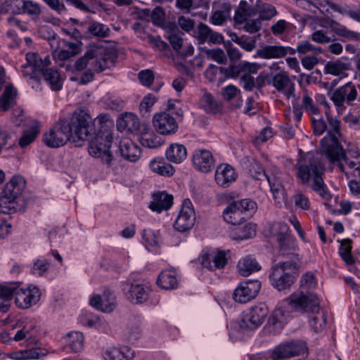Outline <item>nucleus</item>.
<instances>
[{"label": "nucleus", "mask_w": 360, "mask_h": 360, "mask_svg": "<svg viewBox=\"0 0 360 360\" xmlns=\"http://www.w3.org/2000/svg\"><path fill=\"white\" fill-rule=\"evenodd\" d=\"M153 123L156 131L162 135L173 134L179 127L175 118L167 112L155 114Z\"/></svg>", "instance_id": "a211bd4d"}, {"label": "nucleus", "mask_w": 360, "mask_h": 360, "mask_svg": "<svg viewBox=\"0 0 360 360\" xmlns=\"http://www.w3.org/2000/svg\"><path fill=\"white\" fill-rule=\"evenodd\" d=\"M92 130L89 134V136L94 132V126L98 125L100 127L98 131L105 130L108 129L110 130V127L113 125V121L110 116L108 114H101L96 117L94 122H91Z\"/></svg>", "instance_id": "3c124183"}, {"label": "nucleus", "mask_w": 360, "mask_h": 360, "mask_svg": "<svg viewBox=\"0 0 360 360\" xmlns=\"http://www.w3.org/2000/svg\"><path fill=\"white\" fill-rule=\"evenodd\" d=\"M50 263L46 259H37L30 269L33 275L42 276L49 268Z\"/></svg>", "instance_id": "4d7b16f0"}, {"label": "nucleus", "mask_w": 360, "mask_h": 360, "mask_svg": "<svg viewBox=\"0 0 360 360\" xmlns=\"http://www.w3.org/2000/svg\"><path fill=\"white\" fill-rule=\"evenodd\" d=\"M261 289V283L257 280H247L239 283L233 295L238 303H247L255 298Z\"/></svg>", "instance_id": "4468645a"}, {"label": "nucleus", "mask_w": 360, "mask_h": 360, "mask_svg": "<svg viewBox=\"0 0 360 360\" xmlns=\"http://www.w3.org/2000/svg\"><path fill=\"white\" fill-rule=\"evenodd\" d=\"M238 268L242 276H248L251 274L260 270L261 266L255 257L248 255L239 261Z\"/></svg>", "instance_id": "c9c22d12"}, {"label": "nucleus", "mask_w": 360, "mask_h": 360, "mask_svg": "<svg viewBox=\"0 0 360 360\" xmlns=\"http://www.w3.org/2000/svg\"><path fill=\"white\" fill-rule=\"evenodd\" d=\"M295 50V53L297 52L300 54H307L308 53L319 54L322 52V49L321 47L315 46L308 41H304L299 44L297 49Z\"/></svg>", "instance_id": "13d9d810"}, {"label": "nucleus", "mask_w": 360, "mask_h": 360, "mask_svg": "<svg viewBox=\"0 0 360 360\" xmlns=\"http://www.w3.org/2000/svg\"><path fill=\"white\" fill-rule=\"evenodd\" d=\"M91 307L103 312H110L114 309L112 303L105 304L100 295H94L89 302Z\"/></svg>", "instance_id": "5fc2aeb1"}, {"label": "nucleus", "mask_w": 360, "mask_h": 360, "mask_svg": "<svg viewBox=\"0 0 360 360\" xmlns=\"http://www.w3.org/2000/svg\"><path fill=\"white\" fill-rule=\"evenodd\" d=\"M39 130L36 127H32L24 131L19 139V145L21 148H25L31 143L37 137Z\"/></svg>", "instance_id": "6e6d98bb"}, {"label": "nucleus", "mask_w": 360, "mask_h": 360, "mask_svg": "<svg viewBox=\"0 0 360 360\" xmlns=\"http://www.w3.org/2000/svg\"><path fill=\"white\" fill-rule=\"evenodd\" d=\"M280 226L281 232L276 234L279 252L282 256L290 259L288 262H295L297 264L300 258L297 253L298 247L296 239L288 233V226L286 224H281Z\"/></svg>", "instance_id": "9b49d317"}, {"label": "nucleus", "mask_w": 360, "mask_h": 360, "mask_svg": "<svg viewBox=\"0 0 360 360\" xmlns=\"http://www.w3.org/2000/svg\"><path fill=\"white\" fill-rule=\"evenodd\" d=\"M270 84L277 91L283 93L287 98L295 96V84L290 80L286 72L281 71L272 75Z\"/></svg>", "instance_id": "412c9836"}, {"label": "nucleus", "mask_w": 360, "mask_h": 360, "mask_svg": "<svg viewBox=\"0 0 360 360\" xmlns=\"http://www.w3.org/2000/svg\"><path fill=\"white\" fill-rule=\"evenodd\" d=\"M221 96L224 101L233 102L232 105L234 108H240L243 105V99L240 95V90L234 85H228L221 89Z\"/></svg>", "instance_id": "2f4dec72"}, {"label": "nucleus", "mask_w": 360, "mask_h": 360, "mask_svg": "<svg viewBox=\"0 0 360 360\" xmlns=\"http://www.w3.org/2000/svg\"><path fill=\"white\" fill-rule=\"evenodd\" d=\"M64 341L67 349L77 352L83 348L84 335L80 332L72 331L65 336Z\"/></svg>", "instance_id": "f704fd0d"}, {"label": "nucleus", "mask_w": 360, "mask_h": 360, "mask_svg": "<svg viewBox=\"0 0 360 360\" xmlns=\"http://www.w3.org/2000/svg\"><path fill=\"white\" fill-rule=\"evenodd\" d=\"M39 354L34 349L21 350L10 354V357L16 360H25L28 359H38Z\"/></svg>", "instance_id": "052dcab7"}, {"label": "nucleus", "mask_w": 360, "mask_h": 360, "mask_svg": "<svg viewBox=\"0 0 360 360\" xmlns=\"http://www.w3.org/2000/svg\"><path fill=\"white\" fill-rule=\"evenodd\" d=\"M22 13L32 17L35 20L39 18L41 13L40 4L32 0H22Z\"/></svg>", "instance_id": "de8ad7c7"}, {"label": "nucleus", "mask_w": 360, "mask_h": 360, "mask_svg": "<svg viewBox=\"0 0 360 360\" xmlns=\"http://www.w3.org/2000/svg\"><path fill=\"white\" fill-rule=\"evenodd\" d=\"M301 107L304 108V110L310 115H320V110L314 102L313 99L309 96V91L307 89H304V94Z\"/></svg>", "instance_id": "8fccbe9b"}, {"label": "nucleus", "mask_w": 360, "mask_h": 360, "mask_svg": "<svg viewBox=\"0 0 360 360\" xmlns=\"http://www.w3.org/2000/svg\"><path fill=\"white\" fill-rule=\"evenodd\" d=\"M351 63L348 59L328 61L324 66V72L334 76L342 75L350 69Z\"/></svg>", "instance_id": "72a5a7b5"}, {"label": "nucleus", "mask_w": 360, "mask_h": 360, "mask_svg": "<svg viewBox=\"0 0 360 360\" xmlns=\"http://www.w3.org/2000/svg\"><path fill=\"white\" fill-rule=\"evenodd\" d=\"M149 167L153 172L162 176H171L175 172L174 167L162 157H157L151 160Z\"/></svg>", "instance_id": "7c9ffc66"}, {"label": "nucleus", "mask_w": 360, "mask_h": 360, "mask_svg": "<svg viewBox=\"0 0 360 360\" xmlns=\"http://www.w3.org/2000/svg\"><path fill=\"white\" fill-rule=\"evenodd\" d=\"M17 89L13 85H7L0 98V108L3 110H8L15 102Z\"/></svg>", "instance_id": "58836bf2"}, {"label": "nucleus", "mask_w": 360, "mask_h": 360, "mask_svg": "<svg viewBox=\"0 0 360 360\" xmlns=\"http://www.w3.org/2000/svg\"><path fill=\"white\" fill-rule=\"evenodd\" d=\"M142 238L147 247L158 246L160 242L158 233L151 229H144L142 233Z\"/></svg>", "instance_id": "864d4df0"}, {"label": "nucleus", "mask_w": 360, "mask_h": 360, "mask_svg": "<svg viewBox=\"0 0 360 360\" xmlns=\"http://www.w3.org/2000/svg\"><path fill=\"white\" fill-rule=\"evenodd\" d=\"M194 167L203 173H207L214 167V160L212 153L207 149H196L192 155Z\"/></svg>", "instance_id": "6ab92c4d"}, {"label": "nucleus", "mask_w": 360, "mask_h": 360, "mask_svg": "<svg viewBox=\"0 0 360 360\" xmlns=\"http://www.w3.org/2000/svg\"><path fill=\"white\" fill-rule=\"evenodd\" d=\"M165 12L160 6H156L152 11L150 19L153 24L162 25L165 22Z\"/></svg>", "instance_id": "680f3d73"}, {"label": "nucleus", "mask_w": 360, "mask_h": 360, "mask_svg": "<svg viewBox=\"0 0 360 360\" xmlns=\"http://www.w3.org/2000/svg\"><path fill=\"white\" fill-rule=\"evenodd\" d=\"M291 312L304 314H319L320 302L316 294L297 290L284 300Z\"/></svg>", "instance_id": "423d86ee"}, {"label": "nucleus", "mask_w": 360, "mask_h": 360, "mask_svg": "<svg viewBox=\"0 0 360 360\" xmlns=\"http://www.w3.org/2000/svg\"><path fill=\"white\" fill-rule=\"evenodd\" d=\"M232 40L237 43L240 46L247 51H251L255 47V41L249 40L245 36L232 38Z\"/></svg>", "instance_id": "0e129e2a"}, {"label": "nucleus", "mask_w": 360, "mask_h": 360, "mask_svg": "<svg viewBox=\"0 0 360 360\" xmlns=\"http://www.w3.org/2000/svg\"><path fill=\"white\" fill-rule=\"evenodd\" d=\"M316 285L317 281L315 275L310 271L303 274L300 281V286L301 288L311 290L315 288Z\"/></svg>", "instance_id": "bf43d9fd"}, {"label": "nucleus", "mask_w": 360, "mask_h": 360, "mask_svg": "<svg viewBox=\"0 0 360 360\" xmlns=\"http://www.w3.org/2000/svg\"><path fill=\"white\" fill-rule=\"evenodd\" d=\"M88 32L94 37L98 38H105L110 36V28L103 23L97 21L91 22L88 27Z\"/></svg>", "instance_id": "09e8293b"}, {"label": "nucleus", "mask_w": 360, "mask_h": 360, "mask_svg": "<svg viewBox=\"0 0 360 360\" xmlns=\"http://www.w3.org/2000/svg\"><path fill=\"white\" fill-rule=\"evenodd\" d=\"M259 18L262 20H270L277 14L276 8L269 4H264L258 8Z\"/></svg>", "instance_id": "e2e57ef3"}, {"label": "nucleus", "mask_w": 360, "mask_h": 360, "mask_svg": "<svg viewBox=\"0 0 360 360\" xmlns=\"http://www.w3.org/2000/svg\"><path fill=\"white\" fill-rule=\"evenodd\" d=\"M237 174L232 166L228 164L219 165L215 171V181L222 187H229L236 180Z\"/></svg>", "instance_id": "b1692460"}, {"label": "nucleus", "mask_w": 360, "mask_h": 360, "mask_svg": "<svg viewBox=\"0 0 360 360\" xmlns=\"http://www.w3.org/2000/svg\"><path fill=\"white\" fill-rule=\"evenodd\" d=\"M41 292L37 286L30 285L25 289L18 287L15 292V303L20 309H29L39 302Z\"/></svg>", "instance_id": "f3484780"}, {"label": "nucleus", "mask_w": 360, "mask_h": 360, "mask_svg": "<svg viewBox=\"0 0 360 360\" xmlns=\"http://www.w3.org/2000/svg\"><path fill=\"white\" fill-rule=\"evenodd\" d=\"M296 169L297 176L302 184H308L313 179L311 188L324 199L330 198L323 179V169L314 153H308L300 157L297 160Z\"/></svg>", "instance_id": "f03ea898"}, {"label": "nucleus", "mask_w": 360, "mask_h": 360, "mask_svg": "<svg viewBox=\"0 0 360 360\" xmlns=\"http://www.w3.org/2000/svg\"><path fill=\"white\" fill-rule=\"evenodd\" d=\"M148 288L141 284H131L127 293V299L134 303H143L148 297Z\"/></svg>", "instance_id": "e433bc0d"}, {"label": "nucleus", "mask_w": 360, "mask_h": 360, "mask_svg": "<svg viewBox=\"0 0 360 360\" xmlns=\"http://www.w3.org/2000/svg\"><path fill=\"white\" fill-rule=\"evenodd\" d=\"M255 235V224L248 223L243 226L236 228L233 232V238L236 240H243L251 238Z\"/></svg>", "instance_id": "79ce46f5"}, {"label": "nucleus", "mask_w": 360, "mask_h": 360, "mask_svg": "<svg viewBox=\"0 0 360 360\" xmlns=\"http://www.w3.org/2000/svg\"><path fill=\"white\" fill-rule=\"evenodd\" d=\"M156 283L162 289H176L179 285L177 274L173 269L164 270L159 274Z\"/></svg>", "instance_id": "cd10ccee"}, {"label": "nucleus", "mask_w": 360, "mask_h": 360, "mask_svg": "<svg viewBox=\"0 0 360 360\" xmlns=\"http://www.w3.org/2000/svg\"><path fill=\"white\" fill-rule=\"evenodd\" d=\"M295 53V49L280 45H266L257 51V55L264 59L282 58L288 54L294 55Z\"/></svg>", "instance_id": "5701e85b"}, {"label": "nucleus", "mask_w": 360, "mask_h": 360, "mask_svg": "<svg viewBox=\"0 0 360 360\" xmlns=\"http://www.w3.org/2000/svg\"><path fill=\"white\" fill-rule=\"evenodd\" d=\"M173 203V197L165 192H159L153 195V201L149 207L151 210L160 213L169 209Z\"/></svg>", "instance_id": "bb28decb"}, {"label": "nucleus", "mask_w": 360, "mask_h": 360, "mask_svg": "<svg viewBox=\"0 0 360 360\" xmlns=\"http://www.w3.org/2000/svg\"><path fill=\"white\" fill-rule=\"evenodd\" d=\"M257 210V204L250 199L231 202L223 211L224 220L231 224H240L250 218Z\"/></svg>", "instance_id": "6e6552de"}, {"label": "nucleus", "mask_w": 360, "mask_h": 360, "mask_svg": "<svg viewBox=\"0 0 360 360\" xmlns=\"http://www.w3.org/2000/svg\"><path fill=\"white\" fill-rule=\"evenodd\" d=\"M255 15L254 9L248 6L246 1H240L238 8L235 12L233 17L234 21L237 24H243L248 18Z\"/></svg>", "instance_id": "ea45409f"}, {"label": "nucleus", "mask_w": 360, "mask_h": 360, "mask_svg": "<svg viewBox=\"0 0 360 360\" xmlns=\"http://www.w3.org/2000/svg\"><path fill=\"white\" fill-rule=\"evenodd\" d=\"M26 60L28 65H24L25 70L23 71V76L30 81V75L33 70H39V66L42 63V59L39 58V55L34 53H28L26 54Z\"/></svg>", "instance_id": "37998d69"}, {"label": "nucleus", "mask_w": 360, "mask_h": 360, "mask_svg": "<svg viewBox=\"0 0 360 360\" xmlns=\"http://www.w3.org/2000/svg\"><path fill=\"white\" fill-rule=\"evenodd\" d=\"M30 75V84L34 86L33 82H39L43 78L53 90L58 91L62 87L61 78L58 70L53 68H42L33 70Z\"/></svg>", "instance_id": "dca6fc26"}, {"label": "nucleus", "mask_w": 360, "mask_h": 360, "mask_svg": "<svg viewBox=\"0 0 360 360\" xmlns=\"http://www.w3.org/2000/svg\"><path fill=\"white\" fill-rule=\"evenodd\" d=\"M352 240L349 238L343 239L339 248V255L348 265H352L355 261L352 255Z\"/></svg>", "instance_id": "49530a36"}, {"label": "nucleus", "mask_w": 360, "mask_h": 360, "mask_svg": "<svg viewBox=\"0 0 360 360\" xmlns=\"http://www.w3.org/2000/svg\"><path fill=\"white\" fill-rule=\"evenodd\" d=\"M167 160L175 164H180L187 158L186 148L180 143H172L166 150Z\"/></svg>", "instance_id": "c85d7f7f"}, {"label": "nucleus", "mask_w": 360, "mask_h": 360, "mask_svg": "<svg viewBox=\"0 0 360 360\" xmlns=\"http://www.w3.org/2000/svg\"><path fill=\"white\" fill-rule=\"evenodd\" d=\"M326 323L324 314L316 315L310 321L309 324L316 333L321 331Z\"/></svg>", "instance_id": "338daca9"}, {"label": "nucleus", "mask_w": 360, "mask_h": 360, "mask_svg": "<svg viewBox=\"0 0 360 360\" xmlns=\"http://www.w3.org/2000/svg\"><path fill=\"white\" fill-rule=\"evenodd\" d=\"M103 356L105 360H132L134 352L127 346L112 347L103 352Z\"/></svg>", "instance_id": "a878e982"}, {"label": "nucleus", "mask_w": 360, "mask_h": 360, "mask_svg": "<svg viewBox=\"0 0 360 360\" xmlns=\"http://www.w3.org/2000/svg\"><path fill=\"white\" fill-rule=\"evenodd\" d=\"M295 205L297 207L307 210L309 209V200L302 193H297L292 197Z\"/></svg>", "instance_id": "774afa93"}, {"label": "nucleus", "mask_w": 360, "mask_h": 360, "mask_svg": "<svg viewBox=\"0 0 360 360\" xmlns=\"http://www.w3.org/2000/svg\"><path fill=\"white\" fill-rule=\"evenodd\" d=\"M211 31L212 30L205 24H199L198 31L196 32V37L201 44L208 41Z\"/></svg>", "instance_id": "69168bd1"}, {"label": "nucleus", "mask_w": 360, "mask_h": 360, "mask_svg": "<svg viewBox=\"0 0 360 360\" xmlns=\"http://www.w3.org/2000/svg\"><path fill=\"white\" fill-rule=\"evenodd\" d=\"M200 106L207 113L217 114L222 110V104L214 96L205 91L200 100Z\"/></svg>", "instance_id": "c756f323"}, {"label": "nucleus", "mask_w": 360, "mask_h": 360, "mask_svg": "<svg viewBox=\"0 0 360 360\" xmlns=\"http://www.w3.org/2000/svg\"><path fill=\"white\" fill-rule=\"evenodd\" d=\"M297 269V264L295 262L278 263L273 267L272 272L269 275L271 284L278 291L290 290L295 281L293 271Z\"/></svg>", "instance_id": "1a4fd4ad"}, {"label": "nucleus", "mask_w": 360, "mask_h": 360, "mask_svg": "<svg viewBox=\"0 0 360 360\" xmlns=\"http://www.w3.org/2000/svg\"><path fill=\"white\" fill-rule=\"evenodd\" d=\"M326 115L328 121V124L326 123L324 120L320 117L318 116V118H316L315 117H313L311 118V122L314 129V133L316 136H320L323 134L325 131H328V134L326 136H328L330 134V124L328 121V117H332L333 119H337L336 117H334L331 116L328 112H326Z\"/></svg>", "instance_id": "c03bdc74"}, {"label": "nucleus", "mask_w": 360, "mask_h": 360, "mask_svg": "<svg viewBox=\"0 0 360 360\" xmlns=\"http://www.w3.org/2000/svg\"><path fill=\"white\" fill-rule=\"evenodd\" d=\"M121 155L129 162H136L141 156L140 148L130 139H122L120 142Z\"/></svg>", "instance_id": "393cba45"}, {"label": "nucleus", "mask_w": 360, "mask_h": 360, "mask_svg": "<svg viewBox=\"0 0 360 360\" xmlns=\"http://www.w3.org/2000/svg\"><path fill=\"white\" fill-rule=\"evenodd\" d=\"M115 60L114 53L106 49L92 46L86 51L84 56L75 61L74 68L78 71L86 69L101 72L113 66Z\"/></svg>", "instance_id": "20e7f679"}, {"label": "nucleus", "mask_w": 360, "mask_h": 360, "mask_svg": "<svg viewBox=\"0 0 360 360\" xmlns=\"http://www.w3.org/2000/svg\"><path fill=\"white\" fill-rule=\"evenodd\" d=\"M195 221V214L193 203L189 199H186L183 201L174 228L179 232H186L193 228Z\"/></svg>", "instance_id": "ddd939ff"}, {"label": "nucleus", "mask_w": 360, "mask_h": 360, "mask_svg": "<svg viewBox=\"0 0 360 360\" xmlns=\"http://www.w3.org/2000/svg\"><path fill=\"white\" fill-rule=\"evenodd\" d=\"M330 124V134L325 136L321 141V150L332 164H337L340 170L347 179L349 178L348 173L341 160L347 162L348 158L346 151L339 142L340 122L338 119L328 117Z\"/></svg>", "instance_id": "7ed1b4c3"}, {"label": "nucleus", "mask_w": 360, "mask_h": 360, "mask_svg": "<svg viewBox=\"0 0 360 360\" xmlns=\"http://www.w3.org/2000/svg\"><path fill=\"white\" fill-rule=\"evenodd\" d=\"M39 36L49 41L52 50L57 51L60 47V39L56 33L49 26H42L39 30Z\"/></svg>", "instance_id": "a19ab883"}, {"label": "nucleus", "mask_w": 360, "mask_h": 360, "mask_svg": "<svg viewBox=\"0 0 360 360\" xmlns=\"http://www.w3.org/2000/svg\"><path fill=\"white\" fill-rule=\"evenodd\" d=\"M307 346L304 342L292 340L281 344L272 352L271 356L274 360L298 356L304 354Z\"/></svg>", "instance_id": "2eb2a0df"}, {"label": "nucleus", "mask_w": 360, "mask_h": 360, "mask_svg": "<svg viewBox=\"0 0 360 360\" xmlns=\"http://www.w3.org/2000/svg\"><path fill=\"white\" fill-rule=\"evenodd\" d=\"M200 260L202 266L210 271L223 269L227 264L226 253L224 250L205 253L200 257Z\"/></svg>", "instance_id": "4be33fe9"}, {"label": "nucleus", "mask_w": 360, "mask_h": 360, "mask_svg": "<svg viewBox=\"0 0 360 360\" xmlns=\"http://www.w3.org/2000/svg\"><path fill=\"white\" fill-rule=\"evenodd\" d=\"M259 169V171H257L255 174H252L254 179L261 181L266 180L274 195L282 191V186L274 175L266 173L262 168Z\"/></svg>", "instance_id": "4c0bfd02"}, {"label": "nucleus", "mask_w": 360, "mask_h": 360, "mask_svg": "<svg viewBox=\"0 0 360 360\" xmlns=\"http://www.w3.org/2000/svg\"><path fill=\"white\" fill-rule=\"evenodd\" d=\"M116 125L120 131H127L136 133L141 132L142 129H147V125L141 124L139 117L131 112L120 115L117 120Z\"/></svg>", "instance_id": "aec40b11"}, {"label": "nucleus", "mask_w": 360, "mask_h": 360, "mask_svg": "<svg viewBox=\"0 0 360 360\" xmlns=\"http://www.w3.org/2000/svg\"><path fill=\"white\" fill-rule=\"evenodd\" d=\"M25 188V181L21 176H14L6 184L0 197V212H15L18 210V201Z\"/></svg>", "instance_id": "0eeeda50"}, {"label": "nucleus", "mask_w": 360, "mask_h": 360, "mask_svg": "<svg viewBox=\"0 0 360 360\" xmlns=\"http://www.w3.org/2000/svg\"><path fill=\"white\" fill-rule=\"evenodd\" d=\"M358 89L360 90V84L356 86L352 82H347L332 93L330 99L339 113L345 110V103L349 105H353L354 100L357 98Z\"/></svg>", "instance_id": "9d476101"}, {"label": "nucleus", "mask_w": 360, "mask_h": 360, "mask_svg": "<svg viewBox=\"0 0 360 360\" xmlns=\"http://www.w3.org/2000/svg\"><path fill=\"white\" fill-rule=\"evenodd\" d=\"M269 314V309L264 303L251 307L242 319L240 326L245 330H255L261 326Z\"/></svg>", "instance_id": "f8f14e48"}, {"label": "nucleus", "mask_w": 360, "mask_h": 360, "mask_svg": "<svg viewBox=\"0 0 360 360\" xmlns=\"http://www.w3.org/2000/svg\"><path fill=\"white\" fill-rule=\"evenodd\" d=\"M111 130L105 129L98 131L89 143L88 150L91 156L100 159L108 167H112L115 158L110 150L112 143Z\"/></svg>", "instance_id": "39448f33"}, {"label": "nucleus", "mask_w": 360, "mask_h": 360, "mask_svg": "<svg viewBox=\"0 0 360 360\" xmlns=\"http://www.w3.org/2000/svg\"><path fill=\"white\" fill-rule=\"evenodd\" d=\"M19 285L20 283L0 284V297L9 301L13 295H15Z\"/></svg>", "instance_id": "603ef678"}, {"label": "nucleus", "mask_w": 360, "mask_h": 360, "mask_svg": "<svg viewBox=\"0 0 360 360\" xmlns=\"http://www.w3.org/2000/svg\"><path fill=\"white\" fill-rule=\"evenodd\" d=\"M91 117L84 109H77L70 120L60 119L43 135L44 144L49 148H59L68 141L86 140L92 130Z\"/></svg>", "instance_id": "f257e3e1"}, {"label": "nucleus", "mask_w": 360, "mask_h": 360, "mask_svg": "<svg viewBox=\"0 0 360 360\" xmlns=\"http://www.w3.org/2000/svg\"><path fill=\"white\" fill-rule=\"evenodd\" d=\"M140 133L139 141L141 144L146 148H157L161 146L164 142L161 136L152 131H149L148 127L147 129H142Z\"/></svg>", "instance_id": "473e14b6"}, {"label": "nucleus", "mask_w": 360, "mask_h": 360, "mask_svg": "<svg viewBox=\"0 0 360 360\" xmlns=\"http://www.w3.org/2000/svg\"><path fill=\"white\" fill-rule=\"evenodd\" d=\"M231 10V4L229 3H223L221 8L213 13L210 17V22L215 25H221L229 16Z\"/></svg>", "instance_id": "a18cd8bd"}]
</instances>
